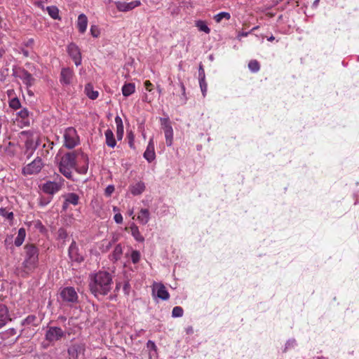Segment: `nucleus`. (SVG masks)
<instances>
[{
	"label": "nucleus",
	"instance_id": "obj_1",
	"mask_svg": "<svg viewBox=\"0 0 359 359\" xmlns=\"http://www.w3.org/2000/svg\"><path fill=\"white\" fill-rule=\"evenodd\" d=\"M113 284L111 275L104 271H100L90 276L89 288L92 294L98 298L107 295Z\"/></svg>",
	"mask_w": 359,
	"mask_h": 359
},
{
	"label": "nucleus",
	"instance_id": "obj_2",
	"mask_svg": "<svg viewBox=\"0 0 359 359\" xmlns=\"http://www.w3.org/2000/svg\"><path fill=\"white\" fill-rule=\"evenodd\" d=\"M24 250L23 273L25 275H29L34 272L39 266V249L34 244H26Z\"/></svg>",
	"mask_w": 359,
	"mask_h": 359
},
{
	"label": "nucleus",
	"instance_id": "obj_3",
	"mask_svg": "<svg viewBox=\"0 0 359 359\" xmlns=\"http://www.w3.org/2000/svg\"><path fill=\"white\" fill-rule=\"evenodd\" d=\"M79 153L76 151L68 152L64 154L59 162V170L67 178L72 179V169L76 168V158Z\"/></svg>",
	"mask_w": 359,
	"mask_h": 359
},
{
	"label": "nucleus",
	"instance_id": "obj_4",
	"mask_svg": "<svg viewBox=\"0 0 359 359\" xmlns=\"http://www.w3.org/2000/svg\"><path fill=\"white\" fill-rule=\"evenodd\" d=\"M64 145L67 149H73L79 144V137L75 128H67L64 133Z\"/></svg>",
	"mask_w": 359,
	"mask_h": 359
},
{
	"label": "nucleus",
	"instance_id": "obj_5",
	"mask_svg": "<svg viewBox=\"0 0 359 359\" xmlns=\"http://www.w3.org/2000/svg\"><path fill=\"white\" fill-rule=\"evenodd\" d=\"M56 181H47L41 186L42 191L49 195L57 193L64 186V179L57 175Z\"/></svg>",
	"mask_w": 359,
	"mask_h": 359
},
{
	"label": "nucleus",
	"instance_id": "obj_6",
	"mask_svg": "<svg viewBox=\"0 0 359 359\" xmlns=\"http://www.w3.org/2000/svg\"><path fill=\"white\" fill-rule=\"evenodd\" d=\"M66 334V332L63 331L60 327L52 326L47 330L45 339L50 343H53L65 337Z\"/></svg>",
	"mask_w": 359,
	"mask_h": 359
},
{
	"label": "nucleus",
	"instance_id": "obj_7",
	"mask_svg": "<svg viewBox=\"0 0 359 359\" xmlns=\"http://www.w3.org/2000/svg\"><path fill=\"white\" fill-rule=\"evenodd\" d=\"M43 162L41 158H36L32 162L27 164L22 168V173L25 175H31L39 173L43 168Z\"/></svg>",
	"mask_w": 359,
	"mask_h": 359
},
{
	"label": "nucleus",
	"instance_id": "obj_8",
	"mask_svg": "<svg viewBox=\"0 0 359 359\" xmlns=\"http://www.w3.org/2000/svg\"><path fill=\"white\" fill-rule=\"evenodd\" d=\"M85 351L84 343L72 344L67 349L69 359H79L80 355L84 356Z\"/></svg>",
	"mask_w": 359,
	"mask_h": 359
},
{
	"label": "nucleus",
	"instance_id": "obj_9",
	"mask_svg": "<svg viewBox=\"0 0 359 359\" xmlns=\"http://www.w3.org/2000/svg\"><path fill=\"white\" fill-rule=\"evenodd\" d=\"M161 124L165 134L166 144L170 147L173 140V130L168 118H161Z\"/></svg>",
	"mask_w": 359,
	"mask_h": 359
},
{
	"label": "nucleus",
	"instance_id": "obj_10",
	"mask_svg": "<svg viewBox=\"0 0 359 359\" xmlns=\"http://www.w3.org/2000/svg\"><path fill=\"white\" fill-rule=\"evenodd\" d=\"M60 297L62 301L68 303H75L78 300V294L72 287H67L60 292Z\"/></svg>",
	"mask_w": 359,
	"mask_h": 359
},
{
	"label": "nucleus",
	"instance_id": "obj_11",
	"mask_svg": "<svg viewBox=\"0 0 359 359\" xmlns=\"http://www.w3.org/2000/svg\"><path fill=\"white\" fill-rule=\"evenodd\" d=\"M152 293L154 296L162 300H168L170 297V294L165 287L160 283H155L153 285Z\"/></svg>",
	"mask_w": 359,
	"mask_h": 359
},
{
	"label": "nucleus",
	"instance_id": "obj_12",
	"mask_svg": "<svg viewBox=\"0 0 359 359\" xmlns=\"http://www.w3.org/2000/svg\"><path fill=\"white\" fill-rule=\"evenodd\" d=\"M116 8L121 12H128L132 11L135 8L141 5V2L139 0L132 1L130 2H126L121 1H116L114 2Z\"/></svg>",
	"mask_w": 359,
	"mask_h": 359
},
{
	"label": "nucleus",
	"instance_id": "obj_13",
	"mask_svg": "<svg viewBox=\"0 0 359 359\" xmlns=\"http://www.w3.org/2000/svg\"><path fill=\"white\" fill-rule=\"evenodd\" d=\"M67 51L75 65L76 66L80 65L81 63V55L79 47L75 43H70L67 47Z\"/></svg>",
	"mask_w": 359,
	"mask_h": 359
},
{
	"label": "nucleus",
	"instance_id": "obj_14",
	"mask_svg": "<svg viewBox=\"0 0 359 359\" xmlns=\"http://www.w3.org/2000/svg\"><path fill=\"white\" fill-rule=\"evenodd\" d=\"M68 254L72 262L80 263L83 260V257L79 253V248L74 241L72 242L69 248Z\"/></svg>",
	"mask_w": 359,
	"mask_h": 359
},
{
	"label": "nucleus",
	"instance_id": "obj_15",
	"mask_svg": "<svg viewBox=\"0 0 359 359\" xmlns=\"http://www.w3.org/2000/svg\"><path fill=\"white\" fill-rule=\"evenodd\" d=\"M73 71L69 68H62L60 72V81L62 85H69L73 79Z\"/></svg>",
	"mask_w": 359,
	"mask_h": 359
},
{
	"label": "nucleus",
	"instance_id": "obj_16",
	"mask_svg": "<svg viewBox=\"0 0 359 359\" xmlns=\"http://www.w3.org/2000/svg\"><path fill=\"white\" fill-rule=\"evenodd\" d=\"M11 320L7 307L0 304V329Z\"/></svg>",
	"mask_w": 359,
	"mask_h": 359
},
{
	"label": "nucleus",
	"instance_id": "obj_17",
	"mask_svg": "<svg viewBox=\"0 0 359 359\" xmlns=\"http://www.w3.org/2000/svg\"><path fill=\"white\" fill-rule=\"evenodd\" d=\"M65 198V201L62 205L63 210H66L69 204L76 205L79 203V197L75 193H69Z\"/></svg>",
	"mask_w": 359,
	"mask_h": 359
},
{
	"label": "nucleus",
	"instance_id": "obj_18",
	"mask_svg": "<svg viewBox=\"0 0 359 359\" xmlns=\"http://www.w3.org/2000/svg\"><path fill=\"white\" fill-rule=\"evenodd\" d=\"M154 144L153 138H151L147 145V149L144 153V157L148 162H151L155 158Z\"/></svg>",
	"mask_w": 359,
	"mask_h": 359
},
{
	"label": "nucleus",
	"instance_id": "obj_19",
	"mask_svg": "<svg viewBox=\"0 0 359 359\" xmlns=\"http://www.w3.org/2000/svg\"><path fill=\"white\" fill-rule=\"evenodd\" d=\"M76 25L80 33L83 34L86 31L88 18L85 14L82 13L78 16Z\"/></svg>",
	"mask_w": 359,
	"mask_h": 359
},
{
	"label": "nucleus",
	"instance_id": "obj_20",
	"mask_svg": "<svg viewBox=\"0 0 359 359\" xmlns=\"http://www.w3.org/2000/svg\"><path fill=\"white\" fill-rule=\"evenodd\" d=\"M145 190V184L143 182H138L130 186V191L133 196L142 194Z\"/></svg>",
	"mask_w": 359,
	"mask_h": 359
},
{
	"label": "nucleus",
	"instance_id": "obj_21",
	"mask_svg": "<svg viewBox=\"0 0 359 359\" xmlns=\"http://www.w3.org/2000/svg\"><path fill=\"white\" fill-rule=\"evenodd\" d=\"M137 220L141 224H146L150 219V213L148 209L142 208L137 215Z\"/></svg>",
	"mask_w": 359,
	"mask_h": 359
},
{
	"label": "nucleus",
	"instance_id": "obj_22",
	"mask_svg": "<svg viewBox=\"0 0 359 359\" xmlns=\"http://www.w3.org/2000/svg\"><path fill=\"white\" fill-rule=\"evenodd\" d=\"M104 135H105V138H106L107 145L111 148L115 147V146L116 145V142L114 138V135L112 130L110 129H107L104 132Z\"/></svg>",
	"mask_w": 359,
	"mask_h": 359
},
{
	"label": "nucleus",
	"instance_id": "obj_23",
	"mask_svg": "<svg viewBox=\"0 0 359 359\" xmlns=\"http://www.w3.org/2000/svg\"><path fill=\"white\" fill-rule=\"evenodd\" d=\"M80 155L84 165L79 168L76 166V168L74 169L80 174H86L88 169V158L87 155L83 153H81Z\"/></svg>",
	"mask_w": 359,
	"mask_h": 359
},
{
	"label": "nucleus",
	"instance_id": "obj_24",
	"mask_svg": "<svg viewBox=\"0 0 359 359\" xmlns=\"http://www.w3.org/2000/svg\"><path fill=\"white\" fill-rule=\"evenodd\" d=\"M130 232L133 238L138 242H144V238L141 235L137 226L132 224L130 226Z\"/></svg>",
	"mask_w": 359,
	"mask_h": 359
},
{
	"label": "nucleus",
	"instance_id": "obj_25",
	"mask_svg": "<svg viewBox=\"0 0 359 359\" xmlns=\"http://www.w3.org/2000/svg\"><path fill=\"white\" fill-rule=\"evenodd\" d=\"M85 93L86 95L91 100H95L99 95V93L97 90H93L92 84L87 83L85 86Z\"/></svg>",
	"mask_w": 359,
	"mask_h": 359
},
{
	"label": "nucleus",
	"instance_id": "obj_26",
	"mask_svg": "<svg viewBox=\"0 0 359 359\" xmlns=\"http://www.w3.org/2000/svg\"><path fill=\"white\" fill-rule=\"evenodd\" d=\"M123 254V248L120 244H118L114 248L112 254L110 255V259L116 262L121 259Z\"/></svg>",
	"mask_w": 359,
	"mask_h": 359
},
{
	"label": "nucleus",
	"instance_id": "obj_27",
	"mask_svg": "<svg viewBox=\"0 0 359 359\" xmlns=\"http://www.w3.org/2000/svg\"><path fill=\"white\" fill-rule=\"evenodd\" d=\"M21 79L23 83L27 86H31L34 84V79L32 75L27 71L24 70L22 73Z\"/></svg>",
	"mask_w": 359,
	"mask_h": 359
},
{
	"label": "nucleus",
	"instance_id": "obj_28",
	"mask_svg": "<svg viewBox=\"0 0 359 359\" xmlns=\"http://www.w3.org/2000/svg\"><path fill=\"white\" fill-rule=\"evenodd\" d=\"M25 236H26L25 229L24 228H20L18 230V236H17L16 238L15 239V242H14L15 245L17 247L22 245V244L23 243V242L25 241Z\"/></svg>",
	"mask_w": 359,
	"mask_h": 359
},
{
	"label": "nucleus",
	"instance_id": "obj_29",
	"mask_svg": "<svg viewBox=\"0 0 359 359\" xmlns=\"http://www.w3.org/2000/svg\"><path fill=\"white\" fill-rule=\"evenodd\" d=\"M135 84L132 83H128L125 84L122 87V93L125 97H128L135 92Z\"/></svg>",
	"mask_w": 359,
	"mask_h": 359
},
{
	"label": "nucleus",
	"instance_id": "obj_30",
	"mask_svg": "<svg viewBox=\"0 0 359 359\" xmlns=\"http://www.w3.org/2000/svg\"><path fill=\"white\" fill-rule=\"evenodd\" d=\"M196 27L198 29L199 31L203 32L205 34H209L210 32V29L208 27L205 21L198 20L196 22Z\"/></svg>",
	"mask_w": 359,
	"mask_h": 359
},
{
	"label": "nucleus",
	"instance_id": "obj_31",
	"mask_svg": "<svg viewBox=\"0 0 359 359\" xmlns=\"http://www.w3.org/2000/svg\"><path fill=\"white\" fill-rule=\"evenodd\" d=\"M46 11H48L49 15L56 20L59 18V10L55 6H48L46 8Z\"/></svg>",
	"mask_w": 359,
	"mask_h": 359
},
{
	"label": "nucleus",
	"instance_id": "obj_32",
	"mask_svg": "<svg viewBox=\"0 0 359 359\" xmlns=\"http://www.w3.org/2000/svg\"><path fill=\"white\" fill-rule=\"evenodd\" d=\"M230 18L231 15L229 13L221 12L214 16V20L219 23L222 20V19L224 18L226 20H229Z\"/></svg>",
	"mask_w": 359,
	"mask_h": 359
},
{
	"label": "nucleus",
	"instance_id": "obj_33",
	"mask_svg": "<svg viewBox=\"0 0 359 359\" xmlns=\"http://www.w3.org/2000/svg\"><path fill=\"white\" fill-rule=\"evenodd\" d=\"M297 345V341L294 339H288L284 346L283 351L284 353L287 352L288 350L293 348Z\"/></svg>",
	"mask_w": 359,
	"mask_h": 359
},
{
	"label": "nucleus",
	"instance_id": "obj_34",
	"mask_svg": "<svg viewBox=\"0 0 359 359\" xmlns=\"http://www.w3.org/2000/svg\"><path fill=\"white\" fill-rule=\"evenodd\" d=\"M184 311L181 306H175L172 311V316L173 318H180L183 316Z\"/></svg>",
	"mask_w": 359,
	"mask_h": 359
},
{
	"label": "nucleus",
	"instance_id": "obj_35",
	"mask_svg": "<svg viewBox=\"0 0 359 359\" xmlns=\"http://www.w3.org/2000/svg\"><path fill=\"white\" fill-rule=\"evenodd\" d=\"M9 107L13 109H18L21 107V104L18 98L14 97L9 102Z\"/></svg>",
	"mask_w": 359,
	"mask_h": 359
},
{
	"label": "nucleus",
	"instance_id": "obj_36",
	"mask_svg": "<svg viewBox=\"0 0 359 359\" xmlns=\"http://www.w3.org/2000/svg\"><path fill=\"white\" fill-rule=\"evenodd\" d=\"M248 67L252 72H257L259 70L260 66L257 60H251L248 63Z\"/></svg>",
	"mask_w": 359,
	"mask_h": 359
},
{
	"label": "nucleus",
	"instance_id": "obj_37",
	"mask_svg": "<svg viewBox=\"0 0 359 359\" xmlns=\"http://www.w3.org/2000/svg\"><path fill=\"white\" fill-rule=\"evenodd\" d=\"M115 123L116 125V132L123 131V124L122 119L120 116H116L115 117Z\"/></svg>",
	"mask_w": 359,
	"mask_h": 359
},
{
	"label": "nucleus",
	"instance_id": "obj_38",
	"mask_svg": "<svg viewBox=\"0 0 359 359\" xmlns=\"http://www.w3.org/2000/svg\"><path fill=\"white\" fill-rule=\"evenodd\" d=\"M90 34L93 37L97 38L100 34V31L97 25H91L90 29Z\"/></svg>",
	"mask_w": 359,
	"mask_h": 359
},
{
	"label": "nucleus",
	"instance_id": "obj_39",
	"mask_svg": "<svg viewBox=\"0 0 359 359\" xmlns=\"http://www.w3.org/2000/svg\"><path fill=\"white\" fill-rule=\"evenodd\" d=\"M131 259L134 264L139 262L140 259V253L137 250H133L131 253Z\"/></svg>",
	"mask_w": 359,
	"mask_h": 359
},
{
	"label": "nucleus",
	"instance_id": "obj_40",
	"mask_svg": "<svg viewBox=\"0 0 359 359\" xmlns=\"http://www.w3.org/2000/svg\"><path fill=\"white\" fill-rule=\"evenodd\" d=\"M36 320V317L33 315L28 316L26 318H25L22 322V325H27L32 324Z\"/></svg>",
	"mask_w": 359,
	"mask_h": 359
},
{
	"label": "nucleus",
	"instance_id": "obj_41",
	"mask_svg": "<svg viewBox=\"0 0 359 359\" xmlns=\"http://www.w3.org/2000/svg\"><path fill=\"white\" fill-rule=\"evenodd\" d=\"M0 215L6 217L11 220L13 219V213L12 212H7L4 208H0Z\"/></svg>",
	"mask_w": 359,
	"mask_h": 359
},
{
	"label": "nucleus",
	"instance_id": "obj_42",
	"mask_svg": "<svg viewBox=\"0 0 359 359\" xmlns=\"http://www.w3.org/2000/svg\"><path fill=\"white\" fill-rule=\"evenodd\" d=\"M199 84H200L202 94H203V97H205L206 92H207V87H208L207 83L205 82V79L199 80Z\"/></svg>",
	"mask_w": 359,
	"mask_h": 359
},
{
	"label": "nucleus",
	"instance_id": "obj_43",
	"mask_svg": "<svg viewBox=\"0 0 359 359\" xmlns=\"http://www.w3.org/2000/svg\"><path fill=\"white\" fill-rule=\"evenodd\" d=\"M29 111L26 108H23L20 111L18 112V116L22 118L23 120H25L29 116Z\"/></svg>",
	"mask_w": 359,
	"mask_h": 359
},
{
	"label": "nucleus",
	"instance_id": "obj_44",
	"mask_svg": "<svg viewBox=\"0 0 359 359\" xmlns=\"http://www.w3.org/2000/svg\"><path fill=\"white\" fill-rule=\"evenodd\" d=\"M67 233L64 229H60L58 230V238L62 240H65L67 237Z\"/></svg>",
	"mask_w": 359,
	"mask_h": 359
},
{
	"label": "nucleus",
	"instance_id": "obj_45",
	"mask_svg": "<svg viewBox=\"0 0 359 359\" xmlns=\"http://www.w3.org/2000/svg\"><path fill=\"white\" fill-rule=\"evenodd\" d=\"M198 79L199 80L205 79V71H204L202 65H200V67H199V69H198Z\"/></svg>",
	"mask_w": 359,
	"mask_h": 359
},
{
	"label": "nucleus",
	"instance_id": "obj_46",
	"mask_svg": "<svg viewBox=\"0 0 359 359\" xmlns=\"http://www.w3.org/2000/svg\"><path fill=\"white\" fill-rule=\"evenodd\" d=\"M147 347L150 349L153 350L154 351H156L157 347L155 344V343L153 341L149 340L147 343Z\"/></svg>",
	"mask_w": 359,
	"mask_h": 359
},
{
	"label": "nucleus",
	"instance_id": "obj_47",
	"mask_svg": "<svg viewBox=\"0 0 359 359\" xmlns=\"http://www.w3.org/2000/svg\"><path fill=\"white\" fill-rule=\"evenodd\" d=\"M114 219L117 224H121L123 222V217L121 213H116L114 217Z\"/></svg>",
	"mask_w": 359,
	"mask_h": 359
},
{
	"label": "nucleus",
	"instance_id": "obj_48",
	"mask_svg": "<svg viewBox=\"0 0 359 359\" xmlns=\"http://www.w3.org/2000/svg\"><path fill=\"white\" fill-rule=\"evenodd\" d=\"M114 191V187L113 185H108L105 189V194L110 196Z\"/></svg>",
	"mask_w": 359,
	"mask_h": 359
},
{
	"label": "nucleus",
	"instance_id": "obj_49",
	"mask_svg": "<svg viewBox=\"0 0 359 359\" xmlns=\"http://www.w3.org/2000/svg\"><path fill=\"white\" fill-rule=\"evenodd\" d=\"M185 331L187 334H192L194 333V328L192 326H188L185 328Z\"/></svg>",
	"mask_w": 359,
	"mask_h": 359
},
{
	"label": "nucleus",
	"instance_id": "obj_50",
	"mask_svg": "<svg viewBox=\"0 0 359 359\" xmlns=\"http://www.w3.org/2000/svg\"><path fill=\"white\" fill-rule=\"evenodd\" d=\"M180 86H181V89H182V96L184 97L183 103H185V102L187 100V98L185 97V87H184V86L182 83H181Z\"/></svg>",
	"mask_w": 359,
	"mask_h": 359
},
{
	"label": "nucleus",
	"instance_id": "obj_51",
	"mask_svg": "<svg viewBox=\"0 0 359 359\" xmlns=\"http://www.w3.org/2000/svg\"><path fill=\"white\" fill-rule=\"evenodd\" d=\"M144 86L146 87V89L148 90V91H151V86H152V84L150 83L149 81H146L144 82Z\"/></svg>",
	"mask_w": 359,
	"mask_h": 359
},
{
	"label": "nucleus",
	"instance_id": "obj_52",
	"mask_svg": "<svg viewBox=\"0 0 359 359\" xmlns=\"http://www.w3.org/2000/svg\"><path fill=\"white\" fill-rule=\"evenodd\" d=\"M7 333L10 336L15 335L16 334V330L15 328H10L7 330Z\"/></svg>",
	"mask_w": 359,
	"mask_h": 359
},
{
	"label": "nucleus",
	"instance_id": "obj_53",
	"mask_svg": "<svg viewBox=\"0 0 359 359\" xmlns=\"http://www.w3.org/2000/svg\"><path fill=\"white\" fill-rule=\"evenodd\" d=\"M250 32H241L238 35V39L240 40L241 37H245L249 34Z\"/></svg>",
	"mask_w": 359,
	"mask_h": 359
},
{
	"label": "nucleus",
	"instance_id": "obj_54",
	"mask_svg": "<svg viewBox=\"0 0 359 359\" xmlns=\"http://www.w3.org/2000/svg\"><path fill=\"white\" fill-rule=\"evenodd\" d=\"M117 138L118 140H121L123 135V131L116 132Z\"/></svg>",
	"mask_w": 359,
	"mask_h": 359
},
{
	"label": "nucleus",
	"instance_id": "obj_55",
	"mask_svg": "<svg viewBox=\"0 0 359 359\" xmlns=\"http://www.w3.org/2000/svg\"><path fill=\"white\" fill-rule=\"evenodd\" d=\"M104 243H106V245H105V250H108L111 248V242H109V241H107V242H105Z\"/></svg>",
	"mask_w": 359,
	"mask_h": 359
},
{
	"label": "nucleus",
	"instance_id": "obj_56",
	"mask_svg": "<svg viewBox=\"0 0 359 359\" xmlns=\"http://www.w3.org/2000/svg\"><path fill=\"white\" fill-rule=\"evenodd\" d=\"M128 144L130 148H134L133 139H130L128 142Z\"/></svg>",
	"mask_w": 359,
	"mask_h": 359
},
{
	"label": "nucleus",
	"instance_id": "obj_57",
	"mask_svg": "<svg viewBox=\"0 0 359 359\" xmlns=\"http://www.w3.org/2000/svg\"><path fill=\"white\" fill-rule=\"evenodd\" d=\"M22 53H23L25 57H28L29 56V52L27 50H22Z\"/></svg>",
	"mask_w": 359,
	"mask_h": 359
},
{
	"label": "nucleus",
	"instance_id": "obj_58",
	"mask_svg": "<svg viewBox=\"0 0 359 359\" xmlns=\"http://www.w3.org/2000/svg\"><path fill=\"white\" fill-rule=\"evenodd\" d=\"M274 39H275V38L273 36H271L269 38H267V40L269 41H273Z\"/></svg>",
	"mask_w": 359,
	"mask_h": 359
},
{
	"label": "nucleus",
	"instance_id": "obj_59",
	"mask_svg": "<svg viewBox=\"0 0 359 359\" xmlns=\"http://www.w3.org/2000/svg\"><path fill=\"white\" fill-rule=\"evenodd\" d=\"M37 5H38V6H39V7H41V8H43V3H42V2H38V3H37Z\"/></svg>",
	"mask_w": 359,
	"mask_h": 359
},
{
	"label": "nucleus",
	"instance_id": "obj_60",
	"mask_svg": "<svg viewBox=\"0 0 359 359\" xmlns=\"http://www.w3.org/2000/svg\"><path fill=\"white\" fill-rule=\"evenodd\" d=\"M128 214L130 216H132L133 215V210H130Z\"/></svg>",
	"mask_w": 359,
	"mask_h": 359
},
{
	"label": "nucleus",
	"instance_id": "obj_61",
	"mask_svg": "<svg viewBox=\"0 0 359 359\" xmlns=\"http://www.w3.org/2000/svg\"><path fill=\"white\" fill-rule=\"evenodd\" d=\"M113 210H114V212H116V211H118V208H117V207H115V206H114V207L113 208Z\"/></svg>",
	"mask_w": 359,
	"mask_h": 359
},
{
	"label": "nucleus",
	"instance_id": "obj_62",
	"mask_svg": "<svg viewBox=\"0 0 359 359\" xmlns=\"http://www.w3.org/2000/svg\"><path fill=\"white\" fill-rule=\"evenodd\" d=\"M257 28H258V27H253V28L251 29L250 32H253L254 30H256Z\"/></svg>",
	"mask_w": 359,
	"mask_h": 359
},
{
	"label": "nucleus",
	"instance_id": "obj_63",
	"mask_svg": "<svg viewBox=\"0 0 359 359\" xmlns=\"http://www.w3.org/2000/svg\"><path fill=\"white\" fill-rule=\"evenodd\" d=\"M29 144H31L30 141H29V140H27V141L26 142V145H27V147H28Z\"/></svg>",
	"mask_w": 359,
	"mask_h": 359
},
{
	"label": "nucleus",
	"instance_id": "obj_64",
	"mask_svg": "<svg viewBox=\"0 0 359 359\" xmlns=\"http://www.w3.org/2000/svg\"><path fill=\"white\" fill-rule=\"evenodd\" d=\"M318 2H319V0H316L313 4H317Z\"/></svg>",
	"mask_w": 359,
	"mask_h": 359
}]
</instances>
